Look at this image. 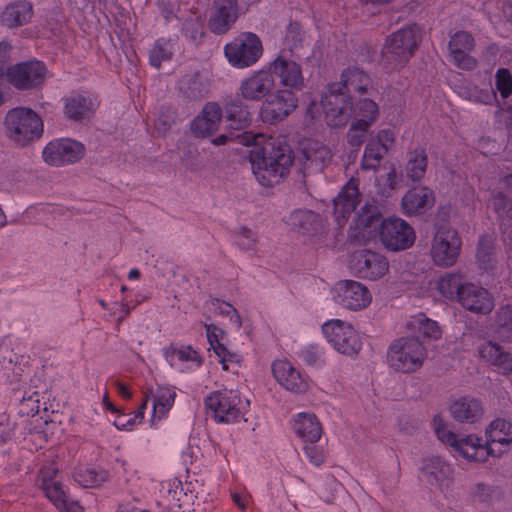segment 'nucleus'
Segmentation results:
<instances>
[{"instance_id":"1","label":"nucleus","mask_w":512,"mask_h":512,"mask_svg":"<svg viewBox=\"0 0 512 512\" xmlns=\"http://www.w3.org/2000/svg\"><path fill=\"white\" fill-rule=\"evenodd\" d=\"M432 425L437 438L450 446L455 453L468 461L484 462L489 456L499 457L512 443V424L505 419H495L486 429V444L475 435L459 437L440 415L433 417Z\"/></svg>"},{"instance_id":"2","label":"nucleus","mask_w":512,"mask_h":512,"mask_svg":"<svg viewBox=\"0 0 512 512\" xmlns=\"http://www.w3.org/2000/svg\"><path fill=\"white\" fill-rule=\"evenodd\" d=\"M258 138L262 136L253 137L255 145L250 151L251 168L257 181L262 186L270 187L288 175L293 164V155L287 146L277 144L273 140L260 145Z\"/></svg>"},{"instance_id":"3","label":"nucleus","mask_w":512,"mask_h":512,"mask_svg":"<svg viewBox=\"0 0 512 512\" xmlns=\"http://www.w3.org/2000/svg\"><path fill=\"white\" fill-rule=\"evenodd\" d=\"M6 137L16 146L24 148L40 140L44 133L42 118L32 109L16 107L8 111L4 121Z\"/></svg>"},{"instance_id":"4","label":"nucleus","mask_w":512,"mask_h":512,"mask_svg":"<svg viewBox=\"0 0 512 512\" xmlns=\"http://www.w3.org/2000/svg\"><path fill=\"white\" fill-rule=\"evenodd\" d=\"M207 414L217 423H233L242 418L249 400L242 399L237 389H222L209 393L204 400Z\"/></svg>"},{"instance_id":"5","label":"nucleus","mask_w":512,"mask_h":512,"mask_svg":"<svg viewBox=\"0 0 512 512\" xmlns=\"http://www.w3.org/2000/svg\"><path fill=\"white\" fill-rule=\"evenodd\" d=\"M426 357V348L416 337H400L392 342L388 350L390 367L403 373L420 369Z\"/></svg>"},{"instance_id":"6","label":"nucleus","mask_w":512,"mask_h":512,"mask_svg":"<svg viewBox=\"0 0 512 512\" xmlns=\"http://www.w3.org/2000/svg\"><path fill=\"white\" fill-rule=\"evenodd\" d=\"M461 248L462 238L455 228L448 224L435 226L430 256L436 266L442 268L454 266L460 256Z\"/></svg>"},{"instance_id":"7","label":"nucleus","mask_w":512,"mask_h":512,"mask_svg":"<svg viewBox=\"0 0 512 512\" xmlns=\"http://www.w3.org/2000/svg\"><path fill=\"white\" fill-rule=\"evenodd\" d=\"M420 29L416 25L403 27L387 37L383 57L394 68L405 65L420 43Z\"/></svg>"},{"instance_id":"8","label":"nucleus","mask_w":512,"mask_h":512,"mask_svg":"<svg viewBox=\"0 0 512 512\" xmlns=\"http://www.w3.org/2000/svg\"><path fill=\"white\" fill-rule=\"evenodd\" d=\"M330 96H353L355 94H385L401 93L400 89L385 90L374 84L368 74L358 68H347L338 82L328 85Z\"/></svg>"},{"instance_id":"9","label":"nucleus","mask_w":512,"mask_h":512,"mask_svg":"<svg viewBox=\"0 0 512 512\" xmlns=\"http://www.w3.org/2000/svg\"><path fill=\"white\" fill-rule=\"evenodd\" d=\"M262 53V42L252 32H243L224 46V55L228 63L238 69L254 65Z\"/></svg>"},{"instance_id":"10","label":"nucleus","mask_w":512,"mask_h":512,"mask_svg":"<svg viewBox=\"0 0 512 512\" xmlns=\"http://www.w3.org/2000/svg\"><path fill=\"white\" fill-rule=\"evenodd\" d=\"M354 98H320L313 99L306 110V120L312 122L322 112L330 127H344L352 118L350 100Z\"/></svg>"},{"instance_id":"11","label":"nucleus","mask_w":512,"mask_h":512,"mask_svg":"<svg viewBox=\"0 0 512 512\" xmlns=\"http://www.w3.org/2000/svg\"><path fill=\"white\" fill-rule=\"evenodd\" d=\"M382 245L389 251H403L413 246L416 234L413 227L399 217L383 219L378 226Z\"/></svg>"},{"instance_id":"12","label":"nucleus","mask_w":512,"mask_h":512,"mask_svg":"<svg viewBox=\"0 0 512 512\" xmlns=\"http://www.w3.org/2000/svg\"><path fill=\"white\" fill-rule=\"evenodd\" d=\"M322 332L332 347L341 354L354 356L361 350L359 334L346 321L331 319L322 325Z\"/></svg>"},{"instance_id":"13","label":"nucleus","mask_w":512,"mask_h":512,"mask_svg":"<svg viewBox=\"0 0 512 512\" xmlns=\"http://www.w3.org/2000/svg\"><path fill=\"white\" fill-rule=\"evenodd\" d=\"M333 301L351 311L365 309L372 301V296L368 288L354 280H341L332 288Z\"/></svg>"},{"instance_id":"14","label":"nucleus","mask_w":512,"mask_h":512,"mask_svg":"<svg viewBox=\"0 0 512 512\" xmlns=\"http://www.w3.org/2000/svg\"><path fill=\"white\" fill-rule=\"evenodd\" d=\"M85 154L82 143L69 139H57L49 142L43 149V160L51 166H63L79 161Z\"/></svg>"},{"instance_id":"15","label":"nucleus","mask_w":512,"mask_h":512,"mask_svg":"<svg viewBox=\"0 0 512 512\" xmlns=\"http://www.w3.org/2000/svg\"><path fill=\"white\" fill-rule=\"evenodd\" d=\"M475 47V39L467 31L460 30L450 36L448 50L451 62L459 69L470 71L477 67L478 61L470 53Z\"/></svg>"},{"instance_id":"16","label":"nucleus","mask_w":512,"mask_h":512,"mask_svg":"<svg viewBox=\"0 0 512 512\" xmlns=\"http://www.w3.org/2000/svg\"><path fill=\"white\" fill-rule=\"evenodd\" d=\"M351 269L360 278L377 280L388 272L389 262L382 254L361 250L354 254Z\"/></svg>"},{"instance_id":"17","label":"nucleus","mask_w":512,"mask_h":512,"mask_svg":"<svg viewBox=\"0 0 512 512\" xmlns=\"http://www.w3.org/2000/svg\"><path fill=\"white\" fill-rule=\"evenodd\" d=\"M45 65L40 61H29L11 66L6 73L7 80L18 89H29L44 81Z\"/></svg>"},{"instance_id":"18","label":"nucleus","mask_w":512,"mask_h":512,"mask_svg":"<svg viewBox=\"0 0 512 512\" xmlns=\"http://www.w3.org/2000/svg\"><path fill=\"white\" fill-rule=\"evenodd\" d=\"M272 373L275 380L292 393L304 394L310 389L309 377L287 360H275L272 363Z\"/></svg>"},{"instance_id":"19","label":"nucleus","mask_w":512,"mask_h":512,"mask_svg":"<svg viewBox=\"0 0 512 512\" xmlns=\"http://www.w3.org/2000/svg\"><path fill=\"white\" fill-rule=\"evenodd\" d=\"M465 310L474 314L487 315L494 309V298L484 287L469 282L457 301Z\"/></svg>"},{"instance_id":"20","label":"nucleus","mask_w":512,"mask_h":512,"mask_svg":"<svg viewBox=\"0 0 512 512\" xmlns=\"http://www.w3.org/2000/svg\"><path fill=\"white\" fill-rule=\"evenodd\" d=\"M27 364L25 356L8 347L0 349V380L10 384L21 383L28 375Z\"/></svg>"},{"instance_id":"21","label":"nucleus","mask_w":512,"mask_h":512,"mask_svg":"<svg viewBox=\"0 0 512 512\" xmlns=\"http://www.w3.org/2000/svg\"><path fill=\"white\" fill-rule=\"evenodd\" d=\"M238 18L237 0H214L209 18V29L214 34L228 32Z\"/></svg>"},{"instance_id":"22","label":"nucleus","mask_w":512,"mask_h":512,"mask_svg":"<svg viewBox=\"0 0 512 512\" xmlns=\"http://www.w3.org/2000/svg\"><path fill=\"white\" fill-rule=\"evenodd\" d=\"M271 69L279 77L285 92L294 93L304 87L301 66L295 61L278 56L271 63Z\"/></svg>"},{"instance_id":"23","label":"nucleus","mask_w":512,"mask_h":512,"mask_svg":"<svg viewBox=\"0 0 512 512\" xmlns=\"http://www.w3.org/2000/svg\"><path fill=\"white\" fill-rule=\"evenodd\" d=\"M435 203L434 192L425 186L408 190L402 197V212L407 216L423 214Z\"/></svg>"},{"instance_id":"24","label":"nucleus","mask_w":512,"mask_h":512,"mask_svg":"<svg viewBox=\"0 0 512 512\" xmlns=\"http://www.w3.org/2000/svg\"><path fill=\"white\" fill-rule=\"evenodd\" d=\"M334 213L338 225H342L360 202L358 181L351 179L334 199Z\"/></svg>"},{"instance_id":"25","label":"nucleus","mask_w":512,"mask_h":512,"mask_svg":"<svg viewBox=\"0 0 512 512\" xmlns=\"http://www.w3.org/2000/svg\"><path fill=\"white\" fill-rule=\"evenodd\" d=\"M222 112L215 102L207 103L202 112L192 121L191 131L197 137L213 135L219 128Z\"/></svg>"},{"instance_id":"26","label":"nucleus","mask_w":512,"mask_h":512,"mask_svg":"<svg viewBox=\"0 0 512 512\" xmlns=\"http://www.w3.org/2000/svg\"><path fill=\"white\" fill-rule=\"evenodd\" d=\"M207 340L210 349L214 351L222 364L223 370L229 369V363L238 364L241 361V356L233 351H230L223 343L225 332L223 329L214 324L206 325Z\"/></svg>"},{"instance_id":"27","label":"nucleus","mask_w":512,"mask_h":512,"mask_svg":"<svg viewBox=\"0 0 512 512\" xmlns=\"http://www.w3.org/2000/svg\"><path fill=\"white\" fill-rule=\"evenodd\" d=\"M298 98H268L261 106L263 122L275 124L284 120L297 107Z\"/></svg>"},{"instance_id":"28","label":"nucleus","mask_w":512,"mask_h":512,"mask_svg":"<svg viewBox=\"0 0 512 512\" xmlns=\"http://www.w3.org/2000/svg\"><path fill=\"white\" fill-rule=\"evenodd\" d=\"M163 355L171 366L178 361L187 370H196L203 364L202 355L191 345H170L163 348Z\"/></svg>"},{"instance_id":"29","label":"nucleus","mask_w":512,"mask_h":512,"mask_svg":"<svg viewBox=\"0 0 512 512\" xmlns=\"http://www.w3.org/2000/svg\"><path fill=\"white\" fill-rule=\"evenodd\" d=\"M293 431L304 443L314 444L322 435V426L316 415L310 412H300L294 416Z\"/></svg>"},{"instance_id":"30","label":"nucleus","mask_w":512,"mask_h":512,"mask_svg":"<svg viewBox=\"0 0 512 512\" xmlns=\"http://www.w3.org/2000/svg\"><path fill=\"white\" fill-rule=\"evenodd\" d=\"M476 263L483 272H493L498 263L496 251V236L494 233L480 235L476 250Z\"/></svg>"},{"instance_id":"31","label":"nucleus","mask_w":512,"mask_h":512,"mask_svg":"<svg viewBox=\"0 0 512 512\" xmlns=\"http://www.w3.org/2000/svg\"><path fill=\"white\" fill-rule=\"evenodd\" d=\"M450 413L459 423L473 424L482 417L483 408L479 400L465 396L453 401Z\"/></svg>"},{"instance_id":"32","label":"nucleus","mask_w":512,"mask_h":512,"mask_svg":"<svg viewBox=\"0 0 512 512\" xmlns=\"http://www.w3.org/2000/svg\"><path fill=\"white\" fill-rule=\"evenodd\" d=\"M33 15L32 5L27 1H16L6 5L0 14V22L9 29L27 24Z\"/></svg>"},{"instance_id":"33","label":"nucleus","mask_w":512,"mask_h":512,"mask_svg":"<svg viewBox=\"0 0 512 512\" xmlns=\"http://www.w3.org/2000/svg\"><path fill=\"white\" fill-rule=\"evenodd\" d=\"M468 283L465 274L459 271L446 272L436 281V290L445 299L457 302Z\"/></svg>"},{"instance_id":"34","label":"nucleus","mask_w":512,"mask_h":512,"mask_svg":"<svg viewBox=\"0 0 512 512\" xmlns=\"http://www.w3.org/2000/svg\"><path fill=\"white\" fill-rule=\"evenodd\" d=\"M274 88V78L268 71H257L247 77L240 86L242 96H267Z\"/></svg>"},{"instance_id":"35","label":"nucleus","mask_w":512,"mask_h":512,"mask_svg":"<svg viewBox=\"0 0 512 512\" xmlns=\"http://www.w3.org/2000/svg\"><path fill=\"white\" fill-rule=\"evenodd\" d=\"M478 353L483 360L499 367L505 374L512 373V353L505 351L499 344L487 341L479 346Z\"/></svg>"},{"instance_id":"36","label":"nucleus","mask_w":512,"mask_h":512,"mask_svg":"<svg viewBox=\"0 0 512 512\" xmlns=\"http://www.w3.org/2000/svg\"><path fill=\"white\" fill-rule=\"evenodd\" d=\"M406 327L412 333L419 334L426 339L438 340L442 335V330L438 323L428 318L424 313L410 316Z\"/></svg>"},{"instance_id":"37","label":"nucleus","mask_w":512,"mask_h":512,"mask_svg":"<svg viewBox=\"0 0 512 512\" xmlns=\"http://www.w3.org/2000/svg\"><path fill=\"white\" fill-rule=\"evenodd\" d=\"M422 474L431 484H441L452 474V468L438 456H432L423 460Z\"/></svg>"},{"instance_id":"38","label":"nucleus","mask_w":512,"mask_h":512,"mask_svg":"<svg viewBox=\"0 0 512 512\" xmlns=\"http://www.w3.org/2000/svg\"><path fill=\"white\" fill-rule=\"evenodd\" d=\"M428 155L423 147H417L407 153L406 176L413 182H420L426 173Z\"/></svg>"},{"instance_id":"39","label":"nucleus","mask_w":512,"mask_h":512,"mask_svg":"<svg viewBox=\"0 0 512 512\" xmlns=\"http://www.w3.org/2000/svg\"><path fill=\"white\" fill-rule=\"evenodd\" d=\"M350 107L354 121L364 120L373 125L379 116L378 105L371 98H354L350 100Z\"/></svg>"},{"instance_id":"40","label":"nucleus","mask_w":512,"mask_h":512,"mask_svg":"<svg viewBox=\"0 0 512 512\" xmlns=\"http://www.w3.org/2000/svg\"><path fill=\"white\" fill-rule=\"evenodd\" d=\"M97 98H68L65 104V114L73 120L89 117L98 106Z\"/></svg>"},{"instance_id":"41","label":"nucleus","mask_w":512,"mask_h":512,"mask_svg":"<svg viewBox=\"0 0 512 512\" xmlns=\"http://www.w3.org/2000/svg\"><path fill=\"white\" fill-rule=\"evenodd\" d=\"M319 216L311 210L297 209L285 218L287 225L297 231H310L318 223Z\"/></svg>"},{"instance_id":"42","label":"nucleus","mask_w":512,"mask_h":512,"mask_svg":"<svg viewBox=\"0 0 512 512\" xmlns=\"http://www.w3.org/2000/svg\"><path fill=\"white\" fill-rule=\"evenodd\" d=\"M226 121L234 130L243 129L251 122L250 112L241 105L239 99H235L227 105Z\"/></svg>"},{"instance_id":"43","label":"nucleus","mask_w":512,"mask_h":512,"mask_svg":"<svg viewBox=\"0 0 512 512\" xmlns=\"http://www.w3.org/2000/svg\"><path fill=\"white\" fill-rule=\"evenodd\" d=\"M176 393L169 387H158L153 395V416L162 418L174 404Z\"/></svg>"},{"instance_id":"44","label":"nucleus","mask_w":512,"mask_h":512,"mask_svg":"<svg viewBox=\"0 0 512 512\" xmlns=\"http://www.w3.org/2000/svg\"><path fill=\"white\" fill-rule=\"evenodd\" d=\"M494 331L504 341L512 340V306H501L495 315Z\"/></svg>"},{"instance_id":"45","label":"nucleus","mask_w":512,"mask_h":512,"mask_svg":"<svg viewBox=\"0 0 512 512\" xmlns=\"http://www.w3.org/2000/svg\"><path fill=\"white\" fill-rule=\"evenodd\" d=\"M74 480L83 488H95L108 479L104 470L95 468H79L74 472Z\"/></svg>"},{"instance_id":"46","label":"nucleus","mask_w":512,"mask_h":512,"mask_svg":"<svg viewBox=\"0 0 512 512\" xmlns=\"http://www.w3.org/2000/svg\"><path fill=\"white\" fill-rule=\"evenodd\" d=\"M174 52V44L170 40H159L150 51L151 66L159 68L164 61H169Z\"/></svg>"},{"instance_id":"47","label":"nucleus","mask_w":512,"mask_h":512,"mask_svg":"<svg viewBox=\"0 0 512 512\" xmlns=\"http://www.w3.org/2000/svg\"><path fill=\"white\" fill-rule=\"evenodd\" d=\"M298 357L308 366L321 368L325 365V353L322 347L308 344L300 349Z\"/></svg>"},{"instance_id":"48","label":"nucleus","mask_w":512,"mask_h":512,"mask_svg":"<svg viewBox=\"0 0 512 512\" xmlns=\"http://www.w3.org/2000/svg\"><path fill=\"white\" fill-rule=\"evenodd\" d=\"M42 489L46 497L55 505V507L63 506V501L68 496L65 494L61 483L56 479H51L44 474Z\"/></svg>"},{"instance_id":"49","label":"nucleus","mask_w":512,"mask_h":512,"mask_svg":"<svg viewBox=\"0 0 512 512\" xmlns=\"http://www.w3.org/2000/svg\"><path fill=\"white\" fill-rule=\"evenodd\" d=\"M386 152L387 150L377 142L370 141L364 150L362 168L376 169Z\"/></svg>"},{"instance_id":"50","label":"nucleus","mask_w":512,"mask_h":512,"mask_svg":"<svg viewBox=\"0 0 512 512\" xmlns=\"http://www.w3.org/2000/svg\"><path fill=\"white\" fill-rule=\"evenodd\" d=\"M372 125L366 124L364 120L353 121L347 133V141L350 146L359 148L366 139V133Z\"/></svg>"},{"instance_id":"51","label":"nucleus","mask_w":512,"mask_h":512,"mask_svg":"<svg viewBox=\"0 0 512 512\" xmlns=\"http://www.w3.org/2000/svg\"><path fill=\"white\" fill-rule=\"evenodd\" d=\"M494 83L500 96L512 95V72L508 68H499L495 72Z\"/></svg>"},{"instance_id":"52","label":"nucleus","mask_w":512,"mask_h":512,"mask_svg":"<svg viewBox=\"0 0 512 512\" xmlns=\"http://www.w3.org/2000/svg\"><path fill=\"white\" fill-rule=\"evenodd\" d=\"M21 412L35 415L40 409L39 391L24 390L21 398Z\"/></svg>"},{"instance_id":"53","label":"nucleus","mask_w":512,"mask_h":512,"mask_svg":"<svg viewBox=\"0 0 512 512\" xmlns=\"http://www.w3.org/2000/svg\"><path fill=\"white\" fill-rule=\"evenodd\" d=\"M202 82L198 72L185 75L179 81V91L183 94H195L201 92Z\"/></svg>"},{"instance_id":"54","label":"nucleus","mask_w":512,"mask_h":512,"mask_svg":"<svg viewBox=\"0 0 512 512\" xmlns=\"http://www.w3.org/2000/svg\"><path fill=\"white\" fill-rule=\"evenodd\" d=\"M493 99L498 107L495 112L498 121L508 127L512 123V98H510V101H507L508 98H501V100L499 98Z\"/></svg>"},{"instance_id":"55","label":"nucleus","mask_w":512,"mask_h":512,"mask_svg":"<svg viewBox=\"0 0 512 512\" xmlns=\"http://www.w3.org/2000/svg\"><path fill=\"white\" fill-rule=\"evenodd\" d=\"M490 206L499 216L508 215L512 211V202L502 192L492 194Z\"/></svg>"},{"instance_id":"56","label":"nucleus","mask_w":512,"mask_h":512,"mask_svg":"<svg viewBox=\"0 0 512 512\" xmlns=\"http://www.w3.org/2000/svg\"><path fill=\"white\" fill-rule=\"evenodd\" d=\"M215 310L218 311L221 315L230 316V320L240 328L242 325L240 315L237 310L228 302L220 301L219 299H215L212 302Z\"/></svg>"},{"instance_id":"57","label":"nucleus","mask_w":512,"mask_h":512,"mask_svg":"<svg viewBox=\"0 0 512 512\" xmlns=\"http://www.w3.org/2000/svg\"><path fill=\"white\" fill-rule=\"evenodd\" d=\"M235 242L242 250H251L256 244L255 233L247 228H240L235 234Z\"/></svg>"},{"instance_id":"58","label":"nucleus","mask_w":512,"mask_h":512,"mask_svg":"<svg viewBox=\"0 0 512 512\" xmlns=\"http://www.w3.org/2000/svg\"><path fill=\"white\" fill-rule=\"evenodd\" d=\"M303 449L307 459L314 466L320 467L325 462V453L322 447L315 445V443H305Z\"/></svg>"},{"instance_id":"59","label":"nucleus","mask_w":512,"mask_h":512,"mask_svg":"<svg viewBox=\"0 0 512 512\" xmlns=\"http://www.w3.org/2000/svg\"><path fill=\"white\" fill-rule=\"evenodd\" d=\"M492 488L484 483H477L473 486L471 495L474 501L486 503L492 496Z\"/></svg>"},{"instance_id":"60","label":"nucleus","mask_w":512,"mask_h":512,"mask_svg":"<svg viewBox=\"0 0 512 512\" xmlns=\"http://www.w3.org/2000/svg\"><path fill=\"white\" fill-rule=\"evenodd\" d=\"M175 123L174 113L168 111V114L162 113L158 120L155 123V129L158 134L161 136H165L171 129L172 125Z\"/></svg>"},{"instance_id":"61","label":"nucleus","mask_w":512,"mask_h":512,"mask_svg":"<svg viewBox=\"0 0 512 512\" xmlns=\"http://www.w3.org/2000/svg\"><path fill=\"white\" fill-rule=\"evenodd\" d=\"M14 426L10 422L9 416L0 413V444L7 442L12 438Z\"/></svg>"},{"instance_id":"62","label":"nucleus","mask_w":512,"mask_h":512,"mask_svg":"<svg viewBox=\"0 0 512 512\" xmlns=\"http://www.w3.org/2000/svg\"><path fill=\"white\" fill-rule=\"evenodd\" d=\"M286 43L291 49L296 48L302 41V31L297 23L290 24L285 36Z\"/></svg>"},{"instance_id":"63","label":"nucleus","mask_w":512,"mask_h":512,"mask_svg":"<svg viewBox=\"0 0 512 512\" xmlns=\"http://www.w3.org/2000/svg\"><path fill=\"white\" fill-rule=\"evenodd\" d=\"M395 135L390 129L380 130L377 134V143L385 148L387 151L393 145Z\"/></svg>"},{"instance_id":"64","label":"nucleus","mask_w":512,"mask_h":512,"mask_svg":"<svg viewBox=\"0 0 512 512\" xmlns=\"http://www.w3.org/2000/svg\"><path fill=\"white\" fill-rule=\"evenodd\" d=\"M60 512H83V507L73 499L67 497L63 501V506L56 507Z\"/></svg>"}]
</instances>
